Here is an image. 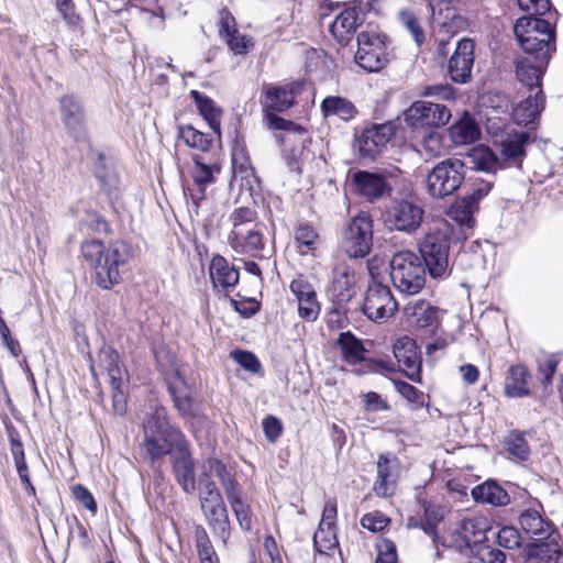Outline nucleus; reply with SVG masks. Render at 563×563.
Listing matches in <instances>:
<instances>
[{
	"mask_svg": "<svg viewBox=\"0 0 563 563\" xmlns=\"http://www.w3.org/2000/svg\"><path fill=\"white\" fill-rule=\"evenodd\" d=\"M449 249H406L390 261V277L401 292L415 295L426 283L428 268L432 277L444 275L449 268Z\"/></svg>",
	"mask_w": 563,
	"mask_h": 563,
	"instance_id": "f257e3e1",
	"label": "nucleus"
},
{
	"mask_svg": "<svg viewBox=\"0 0 563 563\" xmlns=\"http://www.w3.org/2000/svg\"><path fill=\"white\" fill-rule=\"evenodd\" d=\"M185 434L170 423L165 408H155L143 422V441L141 452L152 463L176 453L187 443Z\"/></svg>",
	"mask_w": 563,
	"mask_h": 563,
	"instance_id": "f03ea898",
	"label": "nucleus"
},
{
	"mask_svg": "<svg viewBox=\"0 0 563 563\" xmlns=\"http://www.w3.org/2000/svg\"><path fill=\"white\" fill-rule=\"evenodd\" d=\"M517 41L528 56L549 60L555 51V31L553 25L536 16H522L514 25Z\"/></svg>",
	"mask_w": 563,
	"mask_h": 563,
	"instance_id": "7ed1b4c3",
	"label": "nucleus"
},
{
	"mask_svg": "<svg viewBox=\"0 0 563 563\" xmlns=\"http://www.w3.org/2000/svg\"><path fill=\"white\" fill-rule=\"evenodd\" d=\"M212 475L216 476L214 473H210L209 471H207V475L203 474V471L201 472L199 479L200 508L208 525L212 528L213 533L225 543L230 537V520L220 490L214 482L209 481V476Z\"/></svg>",
	"mask_w": 563,
	"mask_h": 563,
	"instance_id": "20e7f679",
	"label": "nucleus"
},
{
	"mask_svg": "<svg viewBox=\"0 0 563 563\" xmlns=\"http://www.w3.org/2000/svg\"><path fill=\"white\" fill-rule=\"evenodd\" d=\"M465 178V163L449 158L438 163L427 176V191L432 198L442 199L455 192Z\"/></svg>",
	"mask_w": 563,
	"mask_h": 563,
	"instance_id": "39448f33",
	"label": "nucleus"
},
{
	"mask_svg": "<svg viewBox=\"0 0 563 563\" xmlns=\"http://www.w3.org/2000/svg\"><path fill=\"white\" fill-rule=\"evenodd\" d=\"M355 63L368 73L379 71L389 62L387 36L376 30H364L357 34Z\"/></svg>",
	"mask_w": 563,
	"mask_h": 563,
	"instance_id": "423d86ee",
	"label": "nucleus"
},
{
	"mask_svg": "<svg viewBox=\"0 0 563 563\" xmlns=\"http://www.w3.org/2000/svg\"><path fill=\"white\" fill-rule=\"evenodd\" d=\"M95 250V253L88 252L84 256L93 265L96 284L102 289H111L121 279L120 267L128 262L129 252L126 249Z\"/></svg>",
	"mask_w": 563,
	"mask_h": 563,
	"instance_id": "0eeeda50",
	"label": "nucleus"
},
{
	"mask_svg": "<svg viewBox=\"0 0 563 563\" xmlns=\"http://www.w3.org/2000/svg\"><path fill=\"white\" fill-rule=\"evenodd\" d=\"M207 471L214 473L220 479L240 527L245 531H250L253 526L252 511L250 506L241 499L240 487L236 479L227 470L225 465L217 459H208L203 463L205 475H207Z\"/></svg>",
	"mask_w": 563,
	"mask_h": 563,
	"instance_id": "6e6552de",
	"label": "nucleus"
},
{
	"mask_svg": "<svg viewBox=\"0 0 563 563\" xmlns=\"http://www.w3.org/2000/svg\"><path fill=\"white\" fill-rule=\"evenodd\" d=\"M378 268V260L368 263V271L373 277L366 289L363 312L372 321L386 320L397 311L398 305L388 286L374 279L375 269Z\"/></svg>",
	"mask_w": 563,
	"mask_h": 563,
	"instance_id": "1a4fd4ad",
	"label": "nucleus"
},
{
	"mask_svg": "<svg viewBox=\"0 0 563 563\" xmlns=\"http://www.w3.org/2000/svg\"><path fill=\"white\" fill-rule=\"evenodd\" d=\"M423 213V209L411 199H394L386 207L382 219L389 230L412 233L420 227Z\"/></svg>",
	"mask_w": 563,
	"mask_h": 563,
	"instance_id": "9d476101",
	"label": "nucleus"
},
{
	"mask_svg": "<svg viewBox=\"0 0 563 563\" xmlns=\"http://www.w3.org/2000/svg\"><path fill=\"white\" fill-rule=\"evenodd\" d=\"M451 115V111L444 104L420 100L404 112V120L415 129L439 128L445 125Z\"/></svg>",
	"mask_w": 563,
	"mask_h": 563,
	"instance_id": "9b49d317",
	"label": "nucleus"
},
{
	"mask_svg": "<svg viewBox=\"0 0 563 563\" xmlns=\"http://www.w3.org/2000/svg\"><path fill=\"white\" fill-rule=\"evenodd\" d=\"M221 170L218 159L207 157L206 155L196 154L192 157V166L190 168V177L192 188H189V195L195 205L205 199L208 186L216 183Z\"/></svg>",
	"mask_w": 563,
	"mask_h": 563,
	"instance_id": "f8f14e48",
	"label": "nucleus"
},
{
	"mask_svg": "<svg viewBox=\"0 0 563 563\" xmlns=\"http://www.w3.org/2000/svg\"><path fill=\"white\" fill-rule=\"evenodd\" d=\"M231 220L233 230L230 236L234 246H261L262 235L255 229V211L253 209L238 208L232 213Z\"/></svg>",
	"mask_w": 563,
	"mask_h": 563,
	"instance_id": "ddd939ff",
	"label": "nucleus"
},
{
	"mask_svg": "<svg viewBox=\"0 0 563 563\" xmlns=\"http://www.w3.org/2000/svg\"><path fill=\"white\" fill-rule=\"evenodd\" d=\"M475 60V42L463 37L456 44L455 51L449 60L450 78L456 84H466L472 80V69Z\"/></svg>",
	"mask_w": 563,
	"mask_h": 563,
	"instance_id": "4468645a",
	"label": "nucleus"
},
{
	"mask_svg": "<svg viewBox=\"0 0 563 563\" xmlns=\"http://www.w3.org/2000/svg\"><path fill=\"white\" fill-rule=\"evenodd\" d=\"M394 135L391 124H375L365 129L356 140V147L366 158H375L386 147Z\"/></svg>",
	"mask_w": 563,
	"mask_h": 563,
	"instance_id": "2eb2a0df",
	"label": "nucleus"
},
{
	"mask_svg": "<svg viewBox=\"0 0 563 563\" xmlns=\"http://www.w3.org/2000/svg\"><path fill=\"white\" fill-rule=\"evenodd\" d=\"M394 356L398 362L400 371L409 379L413 382L420 379L421 357L412 339L408 336L398 339L394 344Z\"/></svg>",
	"mask_w": 563,
	"mask_h": 563,
	"instance_id": "dca6fc26",
	"label": "nucleus"
},
{
	"mask_svg": "<svg viewBox=\"0 0 563 563\" xmlns=\"http://www.w3.org/2000/svg\"><path fill=\"white\" fill-rule=\"evenodd\" d=\"M90 369L95 378L106 374L111 387H117L119 383L124 380L125 371L121 366L119 354L110 346H103L99 351L97 360L91 364Z\"/></svg>",
	"mask_w": 563,
	"mask_h": 563,
	"instance_id": "f3484780",
	"label": "nucleus"
},
{
	"mask_svg": "<svg viewBox=\"0 0 563 563\" xmlns=\"http://www.w3.org/2000/svg\"><path fill=\"white\" fill-rule=\"evenodd\" d=\"M519 525L525 533L538 540H545L553 532V525L543 517V507L540 503H536L521 511Z\"/></svg>",
	"mask_w": 563,
	"mask_h": 563,
	"instance_id": "a211bd4d",
	"label": "nucleus"
},
{
	"mask_svg": "<svg viewBox=\"0 0 563 563\" xmlns=\"http://www.w3.org/2000/svg\"><path fill=\"white\" fill-rule=\"evenodd\" d=\"M290 290L298 301V313L307 321H314L320 313V305L312 285L303 278L294 279Z\"/></svg>",
	"mask_w": 563,
	"mask_h": 563,
	"instance_id": "6ab92c4d",
	"label": "nucleus"
},
{
	"mask_svg": "<svg viewBox=\"0 0 563 563\" xmlns=\"http://www.w3.org/2000/svg\"><path fill=\"white\" fill-rule=\"evenodd\" d=\"M355 190L368 201L383 198L391 191L386 178L383 175L358 170L352 176Z\"/></svg>",
	"mask_w": 563,
	"mask_h": 563,
	"instance_id": "aec40b11",
	"label": "nucleus"
},
{
	"mask_svg": "<svg viewBox=\"0 0 563 563\" xmlns=\"http://www.w3.org/2000/svg\"><path fill=\"white\" fill-rule=\"evenodd\" d=\"M173 472L177 483L187 494L196 490L195 463L189 451V443L180 448L172 457Z\"/></svg>",
	"mask_w": 563,
	"mask_h": 563,
	"instance_id": "412c9836",
	"label": "nucleus"
},
{
	"mask_svg": "<svg viewBox=\"0 0 563 563\" xmlns=\"http://www.w3.org/2000/svg\"><path fill=\"white\" fill-rule=\"evenodd\" d=\"M62 120L68 134L79 139L85 133V114L81 102L75 96H64L59 100Z\"/></svg>",
	"mask_w": 563,
	"mask_h": 563,
	"instance_id": "4be33fe9",
	"label": "nucleus"
},
{
	"mask_svg": "<svg viewBox=\"0 0 563 563\" xmlns=\"http://www.w3.org/2000/svg\"><path fill=\"white\" fill-rule=\"evenodd\" d=\"M344 242L351 246H369L373 239V221L362 212L354 217L343 230Z\"/></svg>",
	"mask_w": 563,
	"mask_h": 563,
	"instance_id": "5701e85b",
	"label": "nucleus"
},
{
	"mask_svg": "<svg viewBox=\"0 0 563 563\" xmlns=\"http://www.w3.org/2000/svg\"><path fill=\"white\" fill-rule=\"evenodd\" d=\"M549 60L539 57L526 56L519 58L516 65L517 78L526 86L533 89L541 87V78Z\"/></svg>",
	"mask_w": 563,
	"mask_h": 563,
	"instance_id": "b1692460",
	"label": "nucleus"
},
{
	"mask_svg": "<svg viewBox=\"0 0 563 563\" xmlns=\"http://www.w3.org/2000/svg\"><path fill=\"white\" fill-rule=\"evenodd\" d=\"M209 275L213 287L220 290L233 288L239 283V272L219 255L212 258Z\"/></svg>",
	"mask_w": 563,
	"mask_h": 563,
	"instance_id": "393cba45",
	"label": "nucleus"
},
{
	"mask_svg": "<svg viewBox=\"0 0 563 563\" xmlns=\"http://www.w3.org/2000/svg\"><path fill=\"white\" fill-rule=\"evenodd\" d=\"M493 532L485 517L465 519L460 528V538L468 548L481 547L487 540V534Z\"/></svg>",
	"mask_w": 563,
	"mask_h": 563,
	"instance_id": "a878e982",
	"label": "nucleus"
},
{
	"mask_svg": "<svg viewBox=\"0 0 563 563\" xmlns=\"http://www.w3.org/2000/svg\"><path fill=\"white\" fill-rule=\"evenodd\" d=\"M544 107V96L541 90H538L534 96L529 95L521 101L512 111L514 121L518 125H530L536 123Z\"/></svg>",
	"mask_w": 563,
	"mask_h": 563,
	"instance_id": "bb28decb",
	"label": "nucleus"
},
{
	"mask_svg": "<svg viewBox=\"0 0 563 563\" xmlns=\"http://www.w3.org/2000/svg\"><path fill=\"white\" fill-rule=\"evenodd\" d=\"M528 368L522 364L511 365L505 379V394L508 397L521 398L530 395Z\"/></svg>",
	"mask_w": 563,
	"mask_h": 563,
	"instance_id": "cd10ccee",
	"label": "nucleus"
},
{
	"mask_svg": "<svg viewBox=\"0 0 563 563\" xmlns=\"http://www.w3.org/2000/svg\"><path fill=\"white\" fill-rule=\"evenodd\" d=\"M397 460L388 455L380 454L377 461V479L374 484V492L377 496L387 497L394 493L393 470Z\"/></svg>",
	"mask_w": 563,
	"mask_h": 563,
	"instance_id": "c85d7f7f",
	"label": "nucleus"
},
{
	"mask_svg": "<svg viewBox=\"0 0 563 563\" xmlns=\"http://www.w3.org/2000/svg\"><path fill=\"white\" fill-rule=\"evenodd\" d=\"M472 497L477 503L500 507L509 503V495L496 482L487 481L472 489Z\"/></svg>",
	"mask_w": 563,
	"mask_h": 563,
	"instance_id": "c756f323",
	"label": "nucleus"
},
{
	"mask_svg": "<svg viewBox=\"0 0 563 563\" xmlns=\"http://www.w3.org/2000/svg\"><path fill=\"white\" fill-rule=\"evenodd\" d=\"M357 20L356 10L346 9L336 15L330 25V32L339 43L346 44L357 27Z\"/></svg>",
	"mask_w": 563,
	"mask_h": 563,
	"instance_id": "7c9ffc66",
	"label": "nucleus"
},
{
	"mask_svg": "<svg viewBox=\"0 0 563 563\" xmlns=\"http://www.w3.org/2000/svg\"><path fill=\"white\" fill-rule=\"evenodd\" d=\"M295 87L294 86H272L265 90V109L283 112L295 103Z\"/></svg>",
	"mask_w": 563,
	"mask_h": 563,
	"instance_id": "2f4dec72",
	"label": "nucleus"
},
{
	"mask_svg": "<svg viewBox=\"0 0 563 563\" xmlns=\"http://www.w3.org/2000/svg\"><path fill=\"white\" fill-rule=\"evenodd\" d=\"M481 131L475 120L465 113L450 128V136L455 144H470L479 139Z\"/></svg>",
	"mask_w": 563,
	"mask_h": 563,
	"instance_id": "473e14b6",
	"label": "nucleus"
},
{
	"mask_svg": "<svg viewBox=\"0 0 563 563\" xmlns=\"http://www.w3.org/2000/svg\"><path fill=\"white\" fill-rule=\"evenodd\" d=\"M190 95L194 98L200 114L208 122L209 126L214 133L220 134L222 110L211 98L197 90H191Z\"/></svg>",
	"mask_w": 563,
	"mask_h": 563,
	"instance_id": "72a5a7b5",
	"label": "nucleus"
},
{
	"mask_svg": "<svg viewBox=\"0 0 563 563\" xmlns=\"http://www.w3.org/2000/svg\"><path fill=\"white\" fill-rule=\"evenodd\" d=\"M467 163L472 168L486 173H495L503 167L501 162L493 151L484 145L472 148L467 154Z\"/></svg>",
	"mask_w": 563,
	"mask_h": 563,
	"instance_id": "f704fd0d",
	"label": "nucleus"
},
{
	"mask_svg": "<svg viewBox=\"0 0 563 563\" xmlns=\"http://www.w3.org/2000/svg\"><path fill=\"white\" fill-rule=\"evenodd\" d=\"M406 313L413 317L420 328H430L439 322V309L424 300L410 301Z\"/></svg>",
	"mask_w": 563,
	"mask_h": 563,
	"instance_id": "c9c22d12",
	"label": "nucleus"
},
{
	"mask_svg": "<svg viewBox=\"0 0 563 563\" xmlns=\"http://www.w3.org/2000/svg\"><path fill=\"white\" fill-rule=\"evenodd\" d=\"M321 110L324 117H338L343 121L352 120L357 113L355 106L350 100L338 96L323 99Z\"/></svg>",
	"mask_w": 563,
	"mask_h": 563,
	"instance_id": "e433bc0d",
	"label": "nucleus"
},
{
	"mask_svg": "<svg viewBox=\"0 0 563 563\" xmlns=\"http://www.w3.org/2000/svg\"><path fill=\"white\" fill-rule=\"evenodd\" d=\"M530 139L529 133L519 132L509 135L505 141L501 142L500 154L505 162H511L520 164L525 155V145Z\"/></svg>",
	"mask_w": 563,
	"mask_h": 563,
	"instance_id": "4c0bfd02",
	"label": "nucleus"
},
{
	"mask_svg": "<svg viewBox=\"0 0 563 563\" xmlns=\"http://www.w3.org/2000/svg\"><path fill=\"white\" fill-rule=\"evenodd\" d=\"M343 358L350 364H356L364 358L365 349L360 340L351 332L341 333L338 339Z\"/></svg>",
	"mask_w": 563,
	"mask_h": 563,
	"instance_id": "58836bf2",
	"label": "nucleus"
},
{
	"mask_svg": "<svg viewBox=\"0 0 563 563\" xmlns=\"http://www.w3.org/2000/svg\"><path fill=\"white\" fill-rule=\"evenodd\" d=\"M354 275L347 271L336 272L331 283V292L339 302L349 301L353 296Z\"/></svg>",
	"mask_w": 563,
	"mask_h": 563,
	"instance_id": "ea45409f",
	"label": "nucleus"
},
{
	"mask_svg": "<svg viewBox=\"0 0 563 563\" xmlns=\"http://www.w3.org/2000/svg\"><path fill=\"white\" fill-rule=\"evenodd\" d=\"M178 139L191 148L207 152L212 144V137L196 130L191 125H181L178 128Z\"/></svg>",
	"mask_w": 563,
	"mask_h": 563,
	"instance_id": "a19ab883",
	"label": "nucleus"
},
{
	"mask_svg": "<svg viewBox=\"0 0 563 563\" xmlns=\"http://www.w3.org/2000/svg\"><path fill=\"white\" fill-rule=\"evenodd\" d=\"M195 543L200 563H220L219 556L202 526L195 528Z\"/></svg>",
	"mask_w": 563,
	"mask_h": 563,
	"instance_id": "79ce46f5",
	"label": "nucleus"
},
{
	"mask_svg": "<svg viewBox=\"0 0 563 563\" xmlns=\"http://www.w3.org/2000/svg\"><path fill=\"white\" fill-rule=\"evenodd\" d=\"M398 19L400 24L411 35L415 43L421 46L426 41V34L416 14L410 10H401L398 14Z\"/></svg>",
	"mask_w": 563,
	"mask_h": 563,
	"instance_id": "37998d69",
	"label": "nucleus"
},
{
	"mask_svg": "<svg viewBox=\"0 0 563 563\" xmlns=\"http://www.w3.org/2000/svg\"><path fill=\"white\" fill-rule=\"evenodd\" d=\"M239 154L233 153L232 155V165H233V177L232 181L240 184L241 187L245 185L251 189L253 183L256 181L255 173L253 167H251L246 162H244V157H242V162H239Z\"/></svg>",
	"mask_w": 563,
	"mask_h": 563,
	"instance_id": "c03bdc74",
	"label": "nucleus"
},
{
	"mask_svg": "<svg viewBox=\"0 0 563 563\" xmlns=\"http://www.w3.org/2000/svg\"><path fill=\"white\" fill-rule=\"evenodd\" d=\"M506 450L514 459L526 461L530 454V448L525 435L517 431H511L505 442Z\"/></svg>",
	"mask_w": 563,
	"mask_h": 563,
	"instance_id": "a18cd8bd",
	"label": "nucleus"
},
{
	"mask_svg": "<svg viewBox=\"0 0 563 563\" xmlns=\"http://www.w3.org/2000/svg\"><path fill=\"white\" fill-rule=\"evenodd\" d=\"M476 208L477 207L473 205L470 199L463 197L452 206L450 214L461 225L471 227V222L473 221V213L475 212Z\"/></svg>",
	"mask_w": 563,
	"mask_h": 563,
	"instance_id": "49530a36",
	"label": "nucleus"
},
{
	"mask_svg": "<svg viewBox=\"0 0 563 563\" xmlns=\"http://www.w3.org/2000/svg\"><path fill=\"white\" fill-rule=\"evenodd\" d=\"M313 543L319 553H325L329 550L336 548L338 539L334 528L318 527L313 536Z\"/></svg>",
	"mask_w": 563,
	"mask_h": 563,
	"instance_id": "de8ad7c7",
	"label": "nucleus"
},
{
	"mask_svg": "<svg viewBox=\"0 0 563 563\" xmlns=\"http://www.w3.org/2000/svg\"><path fill=\"white\" fill-rule=\"evenodd\" d=\"M169 391L173 396L174 405L180 416L184 418L195 417L196 411L191 398L186 393H183L174 386H169Z\"/></svg>",
	"mask_w": 563,
	"mask_h": 563,
	"instance_id": "09e8293b",
	"label": "nucleus"
},
{
	"mask_svg": "<svg viewBox=\"0 0 563 563\" xmlns=\"http://www.w3.org/2000/svg\"><path fill=\"white\" fill-rule=\"evenodd\" d=\"M490 533L496 537L498 544L503 548L516 549L520 545V533L515 527L506 526Z\"/></svg>",
	"mask_w": 563,
	"mask_h": 563,
	"instance_id": "8fccbe9b",
	"label": "nucleus"
},
{
	"mask_svg": "<svg viewBox=\"0 0 563 563\" xmlns=\"http://www.w3.org/2000/svg\"><path fill=\"white\" fill-rule=\"evenodd\" d=\"M230 51H232L236 55L247 54L254 46L253 38L249 35L241 34L239 30L236 33H233L232 36L228 37L225 41Z\"/></svg>",
	"mask_w": 563,
	"mask_h": 563,
	"instance_id": "3c124183",
	"label": "nucleus"
},
{
	"mask_svg": "<svg viewBox=\"0 0 563 563\" xmlns=\"http://www.w3.org/2000/svg\"><path fill=\"white\" fill-rule=\"evenodd\" d=\"M232 358L245 371L257 374L262 371V365L255 354L249 351L236 350L231 353Z\"/></svg>",
	"mask_w": 563,
	"mask_h": 563,
	"instance_id": "603ef678",
	"label": "nucleus"
},
{
	"mask_svg": "<svg viewBox=\"0 0 563 563\" xmlns=\"http://www.w3.org/2000/svg\"><path fill=\"white\" fill-rule=\"evenodd\" d=\"M80 224L91 229L98 233H109L110 228L108 222L97 212L92 210H86L79 218Z\"/></svg>",
	"mask_w": 563,
	"mask_h": 563,
	"instance_id": "864d4df0",
	"label": "nucleus"
},
{
	"mask_svg": "<svg viewBox=\"0 0 563 563\" xmlns=\"http://www.w3.org/2000/svg\"><path fill=\"white\" fill-rule=\"evenodd\" d=\"M236 22L235 18L228 9H222L219 12V36L221 40L225 41L228 37L232 36L233 33H236Z\"/></svg>",
	"mask_w": 563,
	"mask_h": 563,
	"instance_id": "5fc2aeb1",
	"label": "nucleus"
},
{
	"mask_svg": "<svg viewBox=\"0 0 563 563\" xmlns=\"http://www.w3.org/2000/svg\"><path fill=\"white\" fill-rule=\"evenodd\" d=\"M295 239L301 246H311L321 242L318 232L310 224H300L296 230Z\"/></svg>",
	"mask_w": 563,
	"mask_h": 563,
	"instance_id": "6e6d98bb",
	"label": "nucleus"
},
{
	"mask_svg": "<svg viewBox=\"0 0 563 563\" xmlns=\"http://www.w3.org/2000/svg\"><path fill=\"white\" fill-rule=\"evenodd\" d=\"M388 522L389 519L379 511L366 514L361 519L362 527L373 532L382 531Z\"/></svg>",
	"mask_w": 563,
	"mask_h": 563,
	"instance_id": "4d7b16f0",
	"label": "nucleus"
},
{
	"mask_svg": "<svg viewBox=\"0 0 563 563\" xmlns=\"http://www.w3.org/2000/svg\"><path fill=\"white\" fill-rule=\"evenodd\" d=\"M377 551L376 563H397L396 547L390 540H382L377 544Z\"/></svg>",
	"mask_w": 563,
	"mask_h": 563,
	"instance_id": "13d9d810",
	"label": "nucleus"
},
{
	"mask_svg": "<svg viewBox=\"0 0 563 563\" xmlns=\"http://www.w3.org/2000/svg\"><path fill=\"white\" fill-rule=\"evenodd\" d=\"M73 495L86 509L93 515L97 512V504L91 493L82 485H75L73 487Z\"/></svg>",
	"mask_w": 563,
	"mask_h": 563,
	"instance_id": "bf43d9fd",
	"label": "nucleus"
},
{
	"mask_svg": "<svg viewBox=\"0 0 563 563\" xmlns=\"http://www.w3.org/2000/svg\"><path fill=\"white\" fill-rule=\"evenodd\" d=\"M426 523L423 530L428 534L434 532L435 523L439 522L443 517V509L432 505L424 506Z\"/></svg>",
	"mask_w": 563,
	"mask_h": 563,
	"instance_id": "052dcab7",
	"label": "nucleus"
},
{
	"mask_svg": "<svg viewBox=\"0 0 563 563\" xmlns=\"http://www.w3.org/2000/svg\"><path fill=\"white\" fill-rule=\"evenodd\" d=\"M476 555L483 563H505L506 560L504 552L488 545H481L477 548Z\"/></svg>",
	"mask_w": 563,
	"mask_h": 563,
	"instance_id": "680f3d73",
	"label": "nucleus"
},
{
	"mask_svg": "<svg viewBox=\"0 0 563 563\" xmlns=\"http://www.w3.org/2000/svg\"><path fill=\"white\" fill-rule=\"evenodd\" d=\"M263 430L269 442H275L283 432V426L279 419L268 416L263 420Z\"/></svg>",
	"mask_w": 563,
	"mask_h": 563,
	"instance_id": "e2e57ef3",
	"label": "nucleus"
},
{
	"mask_svg": "<svg viewBox=\"0 0 563 563\" xmlns=\"http://www.w3.org/2000/svg\"><path fill=\"white\" fill-rule=\"evenodd\" d=\"M364 408L371 412L388 410L387 402L375 391H368L363 395Z\"/></svg>",
	"mask_w": 563,
	"mask_h": 563,
	"instance_id": "0e129e2a",
	"label": "nucleus"
},
{
	"mask_svg": "<svg viewBox=\"0 0 563 563\" xmlns=\"http://www.w3.org/2000/svg\"><path fill=\"white\" fill-rule=\"evenodd\" d=\"M521 10L531 12L532 15H542L550 10L549 0H517Z\"/></svg>",
	"mask_w": 563,
	"mask_h": 563,
	"instance_id": "69168bd1",
	"label": "nucleus"
},
{
	"mask_svg": "<svg viewBox=\"0 0 563 563\" xmlns=\"http://www.w3.org/2000/svg\"><path fill=\"white\" fill-rule=\"evenodd\" d=\"M421 95L424 97H439L441 99H452L454 96L453 89L449 85L437 84L422 88Z\"/></svg>",
	"mask_w": 563,
	"mask_h": 563,
	"instance_id": "338daca9",
	"label": "nucleus"
},
{
	"mask_svg": "<svg viewBox=\"0 0 563 563\" xmlns=\"http://www.w3.org/2000/svg\"><path fill=\"white\" fill-rule=\"evenodd\" d=\"M558 361L553 356L545 357L544 362L539 363V373L541 382L544 386L551 384L552 376L556 371Z\"/></svg>",
	"mask_w": 563,
	"mask_h": 563,
	"instance_id": "774afa93",
	"label": "nucleus"
}]
</instances>
